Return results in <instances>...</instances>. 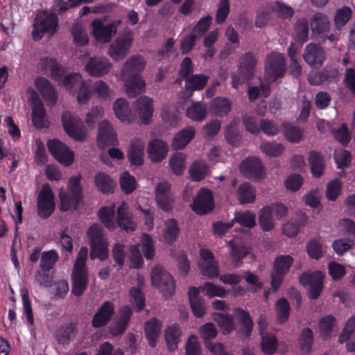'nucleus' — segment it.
<instances>
[{"mask_svg": "<svg viewBox=\"0 0 355 355\" xmlns=\"http://www.w3.org/2000/svg\"><path fill=\"white\" fill-rule=\"evenodd\" d=\"M324 275L320 271L305 272L300 277V282L310 288L309 295L311 299H316L320 295L322 289Z\"/></svg>", "mask_w": 355, "mask_h": 355, "instance_id": "obj_16", "label": "nucleus"}, {"mask_svg": "<svg viewBox=\"0 0 355 355\" xmlns=\"http://www.w3.org/2000/svg\"><path fill=\"white\" fill-rule=\"evenodd\" d=\"M161 323L156 318H153L145 323L144 331L149 345L152 347L156 345L157 340L160 334Z\"/></svg>", "mask_w": 355, "mask_h": 355, "instance_id": "obj_36", "label": "nucleus"}, {"mask_svg": "<svg viewBox=\"0 0 355 355\" xmlns=\"http://www.w3.org/2000/svg\"><path fill=\"white\" fill-rule=\"evenodd\" d=\"M77 333L76 324L70 322L60 327L55 333L54 337L58 344L67 345L69 343L71 338Z\"/></svg>", "mask_w": 355, "mask_h": 355, "instance_id": "obj_29", "label": "nucleus"}, {"mask_svg": "<svg viewBox=\"0 0 355 355\" xmlns=\"http://www.w3.org/2000/svg\"><path fill=\"white\" fill-rule=\"evenodd\" d=\"M201 345L196 336L191 335L186 343V355H201Z\"/></svg>", "mask_w": 355, "mask_h": 355, "instance_id": "obj_64", "label": "nucleus"}, {"mask_svg": "<svg viewBox=\"0 0 355 355\" xmlns=\"http://www.w3.org/2000/svg\"><path fill=\"white\" fill-rule=\"evenodd\" d=\"M38 65L42 70H50L51 76L53 78H60L62 75V69L59 67L56 60L54 58L41 57Z\"/></svg>", "mask_w": 355, "mask_h": 355, "instance_id": "obj_44", "label": "nucleus"}, {"mask_svg": "<svg viewBox=\"0 0 355 355\" xmlns=\"http://www.w3.org/2000/svg\"><path fill=\"white\" fill-rule=\"evenodd\" d=\"M144 58L139 55H134L129 58L121 68V76L129 77L141 76L146 66Z\"/></svg>", "mask_w": 355, "mask_h": 355, "instance_id": "obj_18", "label": "nucleus"}, {"mask_svg": "<svg viewBox=\"0 0 355 355\" xmlns=\"http://www.w3.org/2000/svg\"><path fill=\"white\" fill-rule=\"evenodd\" d=\"M231 107V101L228 98L223 97L216 98L211 104L212 112L219 116L227 115L230 111Z\"/></svg>", "mask_w": 355, "mask_h": 355, "instance_id": "obj_45", "label": "nucleus"}, {"mask_svg": "<svg viewBox=\"0 0 355 355\" xmlns=\"http://www.w3.org/2000/svg\"><path fill=\"white\" fill-rule=\"evenodd\" d=\"M196 133L192 126L187 127L178 132L173 137L171 146L174 149L184 148L193 139Z\"/></svg>", "mask_w": 355, "mask_h": 355, "instance_id": "obj_34", "label": "nucleus"}, {"mask_svg": "<svg viewBox=\"0 0 355 355\" xmlns=\"http://www.w3.org/2000/svg\"><path fill=\"white\" fill-rule=\"evenodd\" d=\"M114 313L113 303L109 301L103 302L98 311L94 315L92 324L95 328L105 326L112 319Z\"/></svg>", "mask_w": 355, "mask_h": 355, "instance_id": "obj_20", "label": "nucleus"}, {"mask_svg": "<svg viewBox=\"0 0 355 355\" xmlns=\"http://www.w3.org/2000/svg\"><path fill=\"white\" fill-rule=\"evenodd\" d=\"M282 130L286 139L293 143L299 142L302 137V130L296 126L284 122L282 123Z\"/></svg>", "mask_w": 355, "mask_h": 355, "instance_id": "obj_51", "label": "nucleus"}, {"mask_svg": "<svg viewBox=\"0 0 355 355\" xmlns=\"http://www.w3.org/2000/svg\"><path fill=\"white\" fill-rule=\"evenodd\" d=\"M334 158L337 164V167L343 168L348 166L352 162L351 153L344 149L335 150L334 153Z\"/></svg>", "mask_w": 355, "mask_h": 355, "instance_id": "obj_58", "label": "nucleus"}, {"mask_svg": "<svg viewBox=\"0 0 355 355\" xmlns=\"http://www.w3.org/2000/svg\"><path fill=\"white\" fill-rule=\"evenodd\" d=\"M188 295L193 314L199 318L203 316L205 313L206 308L204 300L199 295V289L196 287L190 288Z\"/></svg>", "mask_w": 355, "mask_h": 355, "instance_id": "obj_28", "label": "nucleus"}, {"mask_svg": "<svg viewBox=\"0 0 355 355\" xmlns=\"http://www.w3.org/2000/svg\"><path fill=\"white\" fill-rule=\"evenodd\" d=\"M241 172L248 178L258 180L264 176L263 166L260 159L248 158L240 164Z\"/></svg>", "mask_w": 355, "mask_h": 355, "instance_id": "obj_17", "label": "nucleus"}, {"mask_svg": "<svg viewBox=\"0 0 355 355\" xmlns=\"http://www.w3.org/2000/svg\"><path fill=\"white\" fill-rule=\"evenodd\" d=\"M128 205L123 202L117 209L116 223L118 226L126 232H132L136 228V223L130 213L127 211Z\"/></svg>", "mask_w": 355, "mask_h": 355, "instance_id": "obj_26", "label": "nucleus"}, {"mask_svg": "<svg viewBox=\"0 0 355 355\" xmlns=\"http://www.w3.org/2000/svg\"><path fill=\"white\" fill-rule=\"evenodd\" d=\"M185 155L182 153H175L170 160V164L174 173L181 175L185 169Z\"/></svg>", "mask_w": 355, "mask_h": 355, "instance_id": "obj_62", "label": "nucleus"}, {"mask_svg": "<svg viewBox=\"0 0 355 355\" xmlns=\"http://www.w3.org/2000/svg\"><path fill=\"white\" fill-rule=\"evenodd\" d=\"M155 200L158 207L164 211L173 209L174 198L171 191V185L168 182L157 184L155 190Z\"/></svg>", "mask_w": 355, "mask_h": 355, "instance_id": "obj_13", "label": "nucleus"}, {"mask_svg": "<svg viewBox=\"0 0 355 355\" xmlns=\"http://www.w3.org/2000/svg\"><path fill=\"white\" fill-rule=\"evenodd\" d=\"M257 60L251 53H247L240 59V73L243 75V78L250 80L254 75V69Z\"/></svg>", "mask_w": 355, "mask_h": 355, "instance_id": "obj_32", "label": "nucleus"}, {"mask_svg": "<svg viewBox=\"0 0 355 355\" xmlns=\"http://www.w3.org/2000/svg\"><path fill=\"white\" fill-rule=\"evenodd\" d=\"M207 82V78L205 75H193L187 77L186 87L188 90L193 91L202 89Z\"/></svg>", "mask_w": 355, "mask_h": 355, "instance_id": "obj_56", "label": "nucleus"}, {"mask_svg": "<svg viewBox=\"0 0 355 355\" xmlns=\"http://www.w3.org/2000/svg\"><path fill=\"white\" fill-rule=\"evenodd\" d=\"M144 143L138 139H133L130 141L127 152V157L132 165L140 166L144 162Z\"/></svg>", "mask_w": 355, "mask_h": 355, "instance_id": "obj_23", "label": "nucleus"}, {"mask_svg": "<svg viewBox=\"0 0 355 355\" xmlns=\"http://www.w3.org/2000/svg\"><path fill=\"white\" fill-rule=\"evenodd\" d=\"M309 163L313 176L319 178L323 175L325 168V161L324 155L321 153L317 151L310 152Z\"/></svg>", "mask_w": 355, "mask_h": 355, "instance_id": "obj_35", "label": "nucleus"}, {"mask_svg": "<svg viewBox=\"0 0 355 355\" xmlns=\"http://www.w3.org/2000/svg\"><path fill=\"white\" fill-rule=\"evenodd\" d=\"M168 146L162 140L154 139L151 140L147 147V154L153 162H160L167 155Z\"/></svg>", "mask_w": 355, "mask_h": 355, "instance_id": "obj_21", "label": "nucleus"}, {"mask_svg": "<svg viewBox=\"0 0 355 355\" xmlns=\"http://www.w3.org/2000/svg\"><path fill=\"white\" fill-rule=\"evenodd\" d=\"M58 24H33L32 37L34 40H39L44 35L51 37L57 30Z\"/></svg>", "mask_w": 355, "mask_h": 355, "instance_id": "obj_41", "label": "nucleus"}, {"mask_svg": "<svg viewBox=\"0 0 355 355\" xmlns=\"http://www.w3.org/2000/svg\"><path fill=\"white\" fill-rule=\"evenodd\" d=\"M182 332L178 324L168 327L164 332V338L168 349L173 352L178 349Z\"/></svg>", "mask_w": 355, "mask_h": 355, "instance_id": "obj_31", "label": "nucleus"}, {"mask_svg": "<svg viewBox=\"0 0 355 355\" xmlns=\"http://www.w3.org/2000/svg\"><path fill=\"white\" fill-rule=\"evenodd\" d=\"M125 81V90L130 97H135L145 89L146 83L141 76L122 77Z\"/></svg>", "mask_w": 355, "mask_h": 355, "instance_id": "obj_25", "label": "nucleus"}, {"mask_svg": "<svg viewBox=\"0 0 355 355\" xmlns=\"http://www.w3.org/2000/svg\"><path fill=\"white\" fill-rule=\"evenodd\" d=\"M35 83L47 103L51 106L55 105L58 96L51 83L44 78H36Z\"/></svg>", "mask_w": 355, "mask_h": 355, "instance_id": "obj_24", "label": "nucleus"}, {"mask_svg": "<svg viewBox=\"0 0 355 355\" xmlns=\"http://www.w3.org/2000/svg\"><path fill=\"white\" fill-rule=\"evenodd\" d=\"M112 257L115 261L116 265L121 269L124 265L126 257V252L124 245L119 242L115 243L112 248Z\"/></svg>", "mask_w": 355, "mask_h": 355, "instance_id": "obj_57", "label": "nucleus"}, {"mask_svg": "<svg viewBox=\"0 0 355 355\" xmlns=\"http://www.w3.org/2000/svg\"><path fill=\"white\" fill-rule=\"evenodd\" d=\"M55 208L54 195L48 184L42 186L37 197V214L43 218L49 217Z\"/></svg>", "mask_w": 355, "mask_h": 355, "instance_id": "obj_9", "label": "nucleus"}, {"mask_svg": "<svg viewBox=\"0 0 355 355\" xmlns=\"http://www.w3.org/2000/svg\"><path fill=\"white\" fill-rule=\"evenodd\" d=\"M62 122L65 132L76 141H83L87 138L86 129L80 119L69 112H64Z\"/></svg>", "mask_w": 355, "mask_h": 355, "instance_id": "obj_6", "label": "nucleus"}, {"mask_svg": "<svg viewBox=\"0 0 355 355\" xmlns=\"http://www.w3.org/2000/svg\"><path fill=\"white\" fill-rule=\"evenodd\" d=\"M334 138L342 145L346 146L351 140V134L346 124L343 123L338 128L332 129Z\"/></svg>", "mask_w": 355, "mask_h": 355, "instance_id": "obj_59", "label": "nucleus"}, {"mask_svg": "<svg viewBox=\"0 0 355 355\" xmlns=\"http://www.w3.org/2000/svg\"><path fill=\"white\" fill-rule=\"evenodd\" d=\"M214 320L216 322L224 334H230L235 329L233 316L230 314L216 313L213 315Z\"/></svg>", "mask_w": 355, "mask_h": 355, "instance_id": "obj_43", "label": "nucleus"}, {"mask_svg": "<svg viewBox=\"0 0 355 355\" xmlns=\"http://www.w3.org/2000/svg\"><path fill=\"white\" fill-rule=\"evenodd\" d=\"M114 208L112 207H104L99 209L98 216L103 225L110 230L116 228L114 221Z\"/></svg>", "mask_w": 355, "mask_h": 355, "instance_id": "obj_48", "label": "nucleus"}, {"mask_svg": "<svg viewBox=\"0 0 355 355\" xmlns=\"http://www.w3.org/2000/svg\"><path fill=\"white\" fill-rule=\"evenodd\" d=\"M80 0L77 1H73L72 0H55L53 6V11L51 10H42L37 13L35 22H58V17L55 14V12L61 13L67 11L68 9L72 7H75L79 5Z\"/></svg>", "mask_w": 355, "mask_h": 355, "instance_id": "obj_8", "label": "nucleus"}, {"mask_svg": "<svg viewBox=\"0 0 355 355\" xmlns=\"http://www.w3.org/2000/svg\"><path fill=\"white\" fill-rule=\"evenodd\" d=\"M153 101L147 96H141L134 103L135 110L138 112L142 121L147 124L149 122L153 109Z\"/></svg>", "mask_w": 355, "mask_h": 355, "instance_id": "obj_27", "label": "nucleus"}, {"mask_svg": "<svg viewBox=\"0 0 355 355\" xmlns=\"http://www.w3.org/2000/svg\"><path fill=\"white\" fill-rule=\"evenodd\" d=\"M255 217V214L250 211L237 212L235 214V216L232 221L233 223L236 222L243 226L252 228L256 225Z\"/></svg>", "mask_w": 355, "mask_h": 355, "instance_id": "obj_53", "label": "nucleus"}, {"mask_svg": "<svg viewBox=\"0 0 355 355\" xmlns=\"http://www.w3.org/2000/svg\"><path fill=\"white\" fill-rule=\"evenodd\" d=\"M71 35L76 45L83 46L87 44L89 38L82 24H74L71 28Z\"/></svg>", "mask_w": 355, "mask_h": 355, "instance_id": "obj_52", "label": "nucleus"}, {"mask_svg": "<svg viewBox=\"0 0 355 355\" xmlns=\"http://www.w3.org/2000/svg\"><path fill=\"white\" fill-rule=\"evenodd\" d=\"M151 284L157 288L166 297H171L175 288L174 279L171 275L162 266L157 265L151 271Z\"/></svg>", "mask_w": 355, "mask_h": 355, "instance_id": "obj_4", "label": "nucleus"}, {"mask_svg": "<svg viewBox=\"0 0 355 355\" xmlns=\"http://www.w3.org/2000/svg\"><path fill=\"white\" fill-rule=\"evenodd\" d=\"M116 135L112 125L107 120L102 121L98 125V144L101 147L106 145H114Z\"/></svg>", "mask_w": 355, "mask_h": 355, "instance_id": "obj_22", "label": "nucleus"}, {"mask_svg": "<svg viewBox=\"0 0 355 355\" xmlns=\"http://www.w3.org/2000/svg\"><path fill=\"white\" fill-rule=\"evenodd\" d=\"M180 228L175 219H168L164 222L162 236L164 242L171 244L178 238Z\"/></svg>", "mask_w": 355, "mask_h": 355, "instance_id": "obj_37", "label": "nucleus"}, {"mask_svg": "<svg viewBox=\"0 0 355 355\" xmlns=\"http://www.w3.org/2000/svg\"><path fill=\"white\" fill-rule=\"evenodd\" d=\"M92 35L101 44L109 42L116 33V24H92Z\"/></svg>", "mask_w": 355, "mask_h": 355, "instance_id": "obj_19", "label": "nucleus"}, {"mask_svg": "<svg viewBox=\"0 0 355 355\" xmlns=\"http://www.w3.org/2000/svg\"><path fill=\"white\" fill-rule=\"evenodd\" d=\"M272 213L270 206H265L259 211V223L262 230L265 232L270 231L275 227V223Z\"/></svg>", "mask_w": 355, "mask_h": 355, "instance_id": "obj_39", "label": "nucleus"}, {"mask_svg": "<svg viewBox=\"0 0 355 355\" xmlns=\"http://www.w3.org/2000/svg\"><path fill=\"white\" fill-rule=\"evenodd\" d=\"M96 186L103 193L113 191L116 182L106 173L98 172L94 176Z\"/></svg>", "mask_w": 355, "mask_h": 355, "instance_id": "obj_40", "label": "nucleus"}, {"mask_svg": "<svg viewBox=\"0 0 355 355\" xmlns=\"http://www.w3.org/2000/svg\"><path fill=\"white\" fill-rule=\"evenodd\" d=\"M205 292V295L210 297L215 296L223 297L227 295L226 290L220 286L216 285L211 282H207L202 286L198 288Z\"/></svg>", "mask_w": 355, "mask_h": 355, "instance_id": "obj_55", "label": "nucleus"}, {"mask_svg": "<svg viewBox=\"0 0 355 355\" xmlns=\"http://www.w3.org/2000/svg\"><path fill=\"white\" fill-rule=\"evenodd\" d=\"M293 262V259L290 255H279L275 258L270 274L271 286L275 291L280 287L284 277L288 272Z\"/></svg>", "mask_w": 355, "mask_h": 355, "instance_id": "obj_5", "label": "nucleus"}, {"mask_svg": "<svg viewBox=\"0 0 355 355\" xmlns=\"http://www.w3.org/2000/svg\"><path fill=\"white\" fill-rule=\"evenodd\" d=\"M112 67V63L106 57L93 56L89 58L85 69L90 76L101 77L108 73Z\"/></svg>", "mask_w": 355, "mask_h": 355, "instance_id": "obj_12", "label": "nucleus"}, {"mask_svg": "<svg viewBox=\"0 0 355 355\" xmlns=\"http://www.w3.org/2000/svg\"><path fill=\"white\" fill-rule=\"evenodd\" d=\"M233 314L236 319L241 324V332L243 333L245 337H249L254 326L249 313L241 308H235L233 309Z\"/></svg>", "mask_w": 355, "mask_h": 355, "instance_id": "obj_33", "label": "nucleus"}, {"mask_svg": "<svg viewBox=\"0 0 355 355\" xmlns=\"http://www.w3.org/2000/svg\"><path fill=\"white\" fill-rule=\"evenodd\" d=\"M209 172L208 166L205 161L194 162L189 168L190 175L194 181L203 180Z\"/></svg>", "mask_w": 355, "mask_h": 355, "instance_id": "obj_47", "label": "nucleus"}, {"mask_svg": "<svg viewBox=\"0 0 355 355\" xmlns=\"http://www.w3.org/2000/svg\"><path fill=\"white\" fill-rule=\"evenodd\" d=\"M336 326V318L331 315H326L322 317L318 322L319 331L320 336L326 338L330 337Z\"/></svg>", "mask_w": 355, "mask_h": 355, "instance_id": "obj_46", "label": "nucleus"}, {"mask_svg": "<svg viewBox=\"0 0 355 355\" xmlns=\"http://www.w3.org/2000/svg\"><path fill=\"white\" fill-rule=\"evenodd\" d=\"M47 146L50 153L60 163L69 166L73 161V153L64 144L58 139L49 141Z\"/></svg>", "mask_w": 355, "mask_h": 355, "instance_id": "obj_15", "label": "nucleus"}, {"mask_svg": "<svg viewBox=\"0 0 355 355\" xmlns=\"http://www.w3.org/2000/svg\"><path fill=\"white\" fill-rule=\"evenodd\" d=\"M87 255V248L82 247L73 266L71 274L72 293L76 296L83 295L88 284L87 271L85 266Z\"/></svg>", "mask_w": 355, "mask_h": 355, "instance_id": "obj_2", "label": "nucleus"}, {"mask_svg": "<svg viewBox=\"0 0 355 355\" xmlns=\"http://www.w3.org/2000/svg\"><path fill=\"white\" fill-rule=\"evenodd\" d=\"M290 306L285 298H281L276 302V312L279 322H284L289 316Z\"/></svg>", "mask_w": 355, "mask_h": 355, "instance_id": "obj_60", "label": "nucleus"}, {"mask_svg": "<svg viewBox=\"0 0 355 355\" xmlns=\"http://www.w3.org/2000/svg\"><path fill=\"white\" fill-rule=\"evenodd\" d=\"M262 130L268 136L277 135L280 130L277 123L275 121L263 119L259 122V130Z\"/></svg>", "mask_w": 355, "mask_h": 355, "instance_id": "obj_61", "label": "nucleus"}, {"mask_svg": "<svg viewBox=\"0 0 355 355\" xmlns=\"http://www.w3.org/2000/svg\"><path fill=\"white\" fill-rule=\"evenodd\" d=\"M116 116L123 122L130 123L131 110L125 98L117 99L113 105Z\"/></svg>", "mask_w": 355, "mask_h": 355, "instance_id": "obj_38", "label": "nucleus"}, {"mask_svg": "<svg viewBox=\"0 0 355 355\" xmlns=\"http://www.w3.org/2000/svg\"><path fill=\"white\" fill-rule=\"evenodd\" d=\"M60 200V209L68 211L70 209H76L82 200L83 193L80 184V178L72 177L69 180L68 191L61 189L59 192Z\"/></svg>", "mask_w": 355, "mask_h": 355, "instance_id": "obj_3", "label": "nucleus"}, {"mask_svg": "<svg viewBox=\"0 0 355 355\" xmlns=\"http://www.w3.org/2000/svg\"><path fill=\"white\" fill-rule=\"evenodd\" d=\"M265 70L268 78L272 80L282 76L286 71L285 60L282 55L279 53H272L267 55Z\"/></svg>", "mask_w": 355, "mask_h": 355, "instance_id": "obj_11", "label": "nucleus"}, {"mask_svg": "<svg viewBox=\"0 0 355 355\" xmlns=\"http://www.w3.org/2000/svg\"><path fill=\"white\" fill-rule=\"evenodd\" d=\"M58 259V253L54 250L45 251L42 253L40 263L42 270H50Z\"/></svg>", "mask_w": 355, "mask_h": 355, "instance_id": "obj_54", "label": "nucleus"}, {"mask_svg": "<svg viewBox=\"0 0 355 355\" xmlns=\"http://www.w3.org/2000/svg\"><path fill=\"white\" fill-rule=\"evenodd\" d=\"M191 207L192 209L199 215L206 214L211 211L214 207L211 192L209 189H201L193 198Z\"/></svg>", "mask_w": 355, "mask_h": 355, "instance_id": "obj_14", "label": "nucleus"}, {"mask_svg": "<svg viewBox=\"0 0 355 355\" xmlns=\"http://www.w3.org/2000/svg\"><path fill=\"white\" fill-rule=\"evenodd\" d=\"M259 147L264 154L270 157H277L284 150V146L275 141H262Z\"/></svg>", "mask_w": 355, "mask_h": 355, "instance_id": "obj_50", "label": "nucleus"}, {"mask_svg": "<svg viewBox=\"0 0 355 355\" xmlns=\"http://www.w3.org/2000/svg\"><path fill=\"white\" fill-rule=\"evenodd\" d=\"M302 56L306 64L314 69L320 68L327 57L324 48L321 45L313 42L305 46Z\"/></svg>", "mask_w": 355, "mask_h": 355, "instance_id": "obj_10", "label": "nucleus"}, {"mask_svg": "<svg viewBox=\"0 0 355 355\" xmlns=\"http://www.w3.org/2000/svg\"><path fill=\"white\" fill-rule=\"evenodd\" d=\"M132 41V33L130 31L124 33L110 45L107 51L108 55L116 61L124 59L129 53Z\"/></svg>", "mask_w": 355, "mask_h": 355, "instance_id": "obj_7", "label": "nucleus"}, {"mask_svg": "<svg viewBox=\"0 0 355 355\" xmlns=\"http://www.w3.org/2000/svg\"><path fill=\"white\" fill-rule=\"evenodd\" d=\"M87 236L89 240L90 258L106 260L109 255L108 242L101 225L92 224L87 231Z\"/></svg>", "mask_w": 355, "mask_h": 355, "instance_id": "obj_1", "label": "nucleus"}, {"mask_svg": "<svg viewBox=\"0 0 355 355\" xmlns=\"http://www.w3.org/2000/svg\"><path fill=\"white\" fill-rule=\"evenodd\" d=\"M120 184L122 190L126 193H130L136 189V180L128 172H124L121 174Z\"/></svg>", "mask_w": 355, "mask_h": 355, "instance_id": "obj_63", "label": "nucleus"}, {"mask_svg": "<svg viewBox=\"0 0 355 355\" xmlns=\"http://www.w3.org/2000/svg\"><path fill=\"white\" fill-rule=\"evenodd\" d=\"M313 344V331L309 327L304 328L298 338V345L300 350L304 353L309 354L311 352Z\"/></svg>", "mask_w": 355, "mask_h": 355, "instance_id": "obj_42", "label": "nucleus"}, {"mask_svg": "<svg viewBox=\"0 0 355 355\" xmlns=\"http://www.w3.org/2000/svg\"><path fill=\"white\" fill-rule=\"evenodd\" d=\"M236 196L240 204L253 203L256 199V190L249 182H243L237 188Z\"/></svg>", "mask_w": 355, "mask_h": 355, "instance_id": "obj_30", "label": "nucleus"}, {"mask_svg": "<svg viewBox=\"0 0 355 355\" xmlns=\"http://www.w3.org/2000/svg\"><path fill=\"white\" fill-rule=\"evenodd\" d=\"M187 116L196 121H201L207 116V106L201 103H193L187 110Z\"/></svg>", "mask_w": 355, "mask_h": 355, "instance_id": "obj_49", "label": "nucleus"}]
</instances>
